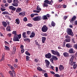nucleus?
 <instances>
[{
    "instance_id": "42",
    "label": "nucleus",
    "mask_w": 77,
    "mask_h": 77,
    "mask_svg": "<svg viewBox=\"0 0 77 77\" xmlns=\"http://www.w3.org/2000/svg\"><path fill=\"white\" fill-rule=\"evenodd\" d=\"M26 61H29V59H30V57H29V56H26Z\"/></svg>"
},
{
    "instance_id": "28",
    "label": "nucleus",
    "mask_w": 77,
    "mask_h": 77,
    "mask_svg": "<svg viewBox=\"0 0 77 77\" xmlns=\"http://www.w3.org/2000/svg\"><path fill=\"white\" fill-rule=\"evenodd\" d=\"M52 58H53L54 60H58V58L57 57H56L55 56L52 55Z\"/></svg>"
},
{
    "instance_id": "53",
    "label": "nucleus",
    "mask_w": 77,
    "mask_h": 77,
    "mask_svg": "<svg viewBox=\"0 0 77 77\" xmlns=\"http://www.w3.org/2000/svg\"><path fill=\"white\" fill-rule=\"evenodd\" d=\"M77 68V65L75 64L73 66V68L74 69H75Z\"/></svg>"
},
{
    "instance_id": "27",
    "label": "nucleus",
    "mask_w": 77,
    "mask_h": 77,
    "mask_svg": "<svg viewBox=\"0 0 77 77\" xmlns=\"http://www.w3.org/2000/svg\"><path fill=\"white\" fill-rule=\"evenodd\" d=\"M2 14H3V15H7V14L8 15H11V14L7 11H4L2 13Z\"/></svg>"
},
{
    "instance_id": "18",
    "label": "nucleus",
    "mask_w": 77,
    "mask_h": 77,
    "mask_svg": "<svg viewBox=\"0 0 77 77\" xmlns=\"http://www.w3.org/2000/svg\"><path fill=\"white\" fill-rule=\"evenodd\" d=\"M59 69L60 71L63 70V69H64V67H63V65H60L59 67Z\"/></svg>"
},
{
    "instance_id": "57",
    "label": "nucleus",
    "mask_w": 77,
    "mask_h": 77,
    "mask_svg": "<svg viewBox=\"0 0 77 77\" xmlns=\"http://www.w3.org/2000/svg\"><path fill=\"white\" fill-rule=\"evenodd\" d=\"M61 45L62 47H65V42H63V45Z\"/></svg>"
},
{
    "instance_id": "23",
    "label": "nucleus",
    "mask_w": 77,
    "mask_h": 77,
    "mask_svg": "<svg viewBox=\"0 0 77 77\" xmlns=\"http://www.w3.org/2000/svg\"><path fill=\"white\" fill-rule=\"evenodd\" d=\"M6 29L8 32H11V26L10 25L8 26Z\"/></svg>"
},
{
    "instance_id": "50",
    "label": "nucleus",
    "mask_w": 77,
    "mask_h": 77,
    "mask_svg": "<svg viewBox=\"0 0 77 77\" xmlns=\"http://www.w3.org/2000/svg\"><path fill=\"white\" fill-rule=\"evenodd\" d=\"M1 11L2 12H3V11H6V9L5 8H1Z\"/></svg>"
},
{
    "instance_id": "48",
    "label": "nucleus",
    "mask_w": 77,
    "mask_h": 77,
    "mask_svg": "<svg viewBox=\"0 0 77 77\" xmlns=\"http://www.w3.org/2000/svg\"><path fill=\"white\" fill-rule=\"evenodd\" d=\"M26 33L28 35H29L31 33V32L30 31H27V32Z\"/></svg>"
},
{
    "instance_id": "40",
    "label": "nucleus",
    "mask_w": 77,
    "mask_h": 77,
    "mask_svg": "<svg viewBox=\"0 0 77 77\" xmlns=\"http://www.w3.org/2000/svg\"><path fill=\"white\" fill-rule=\"evenodd\" d=\"M23 21H24L25 22L27 21V17H25L23 18Z\"/></svg>"
},
{
    "instance_id": "35",
    "label": "nucleus",
    "mask_w": 77,
    "mask_h": 77,
    "mask_svg": "<svg viewBox=\"0 0 77 77\" xmlns=\"http://www.w3.org/2000/svg\"><path fill=\"white\" fill-rule=\"evenodd\" d=\"M23 40L24 41H28L29 42H30V39L29 38H25L23 39Z\"/></svg>"
},
{
    "instance_id": "63",
    "label": "nucleus",
    "mask_w": 77,
    "mask_h": 77,
    "mask_svg": "<svg viewBox=\"0 0 77 77\" xmlns=\"http://www.w3.org/2000/svg\"><path fill=\"white\" fill-rule=\"evenodd\" d=\"M21 53H23V52H24V48L22 49L21 50Z\"/></svg>"
},
{
    "instance_id": "61",
    "label": "nucleus",
    "mask_w": 77,
    "mask_h": 77,
    "mask_svg": "<svg viewBox=\"0 0 77 77\" xmlns=\"http://www.w3.org/2000/svg\"><path fill=\"white\" fill-rule=\"evenodd\" d=\"M30 16L32 18L34 17L35 16L34 14H32L30 15Z\"/></svg>"
},
{
    "instance_id": "33",
    "label": "nucleus",
    "mask_w": 77,
    "mask_h": 77,
    "mask_svg": "<svg viewBox=\"0 0 77 77\" xmlns=\"http://www.w3.org/2000/svg\"><path fill=\"white\" fill-rule=\"evenodd\" d=\"M51 25L53 27H54L56 26V23L54 22V21H52L51 23Z\"/></svg>"
},
{
    "instance_id": "13",
    "label": "nucleus",
    "mask_w": 77,
    "mask_h": 77,
    "mask_svg": "<svg viewBox=\"0 0 77 77\" xmlns=\"http://www.w3.org/2000/svg\"><path fill=\"white\" fill-rule=\"evenodd\" d=\"M35 36V32L33 31L32 32L30 35H29V37L32 38H34Z\"/></svg>"
},
{
    "instance_id": "10",
    "label": "nucleus",
    "mask_w": 77,
    "mask_h": 77,
    "mask_svg": "<svg viewBox=\"0 0 77 77\" xmlns=\"http://www.w3.org/2000/svg\"><path fill=\"white\" fill-rule=\"evenodd\" d=\"M51 54L50 53H48L47 54H45V57L46 58L48 59H50L51 57Z\"/></svg>"
},
{
    "instance_id": "21",
    "label": "nucleus",
    "mask_w": 77,
    "mask_h": 77,
    "mask_svg": "<svg viewBox=\"0 0 77 77\" xmlns=\"http://www.w3.org/2000/svg\"><path fill=\"white\" fill-rule=\"evenodd\" d=\"M72 47V45L70 43H67L66 45V47L67 48H71Z\"/></svg>"
},
{
    "instance_id": "31",
    "label": "nucleus",
    "mask_w": 77,
    "mask_h": 77,
    "mask_svg": "<svg viewBox=\"0 0 77 77\" xmlns=\"http://www.w3.org/2000/svg\"><path fill=\"white\" fill-rule=\"evenodd\" d=\"M37 70H38L39 71H42L43 70L39 66L37 68Z\"/></svg>"
},
{
    "instance_id": "58",
    "label": "nucleus",
    "mask_w": 77,
    "mask_h": 77,
    "mask_svg": "<svg viewBox=\"0 0 77 77\" xmlns=\"http://www.w3.org/2000/svg\"><path fill=\"white\" fill-rule=\"evenodd\" d=\"M35 44V45H38V46H39L40 45L39 44H38V42H36Z\"/></svg>"
},
{
    "instance_id": "16",
    "label": "nucleus",
    "mask_w": 77,
    "mask_h": 77,
    "mask_svg": "<svg viewBox=\"0 0 77 77\" xmlns=\"http://www.w3.org/2000/svg\"><path fill=\"white\" fill-rule=\"evenodd\" d=\"M12 34H13V35H14L13 39H15V37L17 36V31H13L12 32Z\"/></svg>"
},
{
    "instance_id": "15",
    "label": "nucleus",
    "mask_w": 77,
    "mask_h": 77,
    "mask_svg": "<svg viewBox=\"0 0 77 77\" xmlns=\"http://www.w3.org/2000/svg\"><path fill=\"white\" fill-rule=\"evenodd\" d=\"M15 23L18 25L20 23V19L19 18H17L15 20Z\"/></svg>"
},
{
    "instance_id": "3",
    "label": "nucleus",
    "mask_w": 77,
    "mask_h": 77,
    "mask_svg": "<svg viewBox=\"0 0 77 77\" xmlns=\"http://www.w3.org/2000/svg\"><path fill=\"white\" fill-rule=\"evenodd\" d=\"M51 17V15L49 14H47L46 15H43L42 16V20H48Z\"/></svg>"
},
{
    "instance_id": "36",
    "label": "nucleus",
    "mask_w": 77,
    "mask_h": 77,
    "mask_svg": "<svg viewBox=\"0 0 77 77\" xmlns=\"http://www.w3.org/2000/svg\"><path fill=\"white\" fill-rule=\"evenodd\" d=\"M65 41L66 42H69L71 41V39L70 38H67L65 40Z\"/></svg>"
},
{
    "instance_id": "34",
    "label": "nucleus",
    "mask_w": 77,
    "mask_h": 77,
    "mask_svg": "<svg viewBox=\"0 0 77 77\" xmlns=\"http://www.w3.org/2000/svg\"><path fill=\"white\" fill-rule=\"evenodd\" d=\"M15 52H16V48H14L13 49L12 54H14L15 53Z\"/></svg>"
},
{
    "instance_id": "19",
    "label": "nucleus",
    "mask_w": 77,
    "mask_h": 77,
    "mask_svg": "<svg viewBox=\"0 0 77 77\" xmlns=\"http://www.w3.org/2000/svg\"><path fill=\"white\" fill-rule=\"evenodd\" d=\"M19 14L20 16L22 15V17H24L26 15V13L24 12H21Z\"/></svg>"
},
{
    "instance_id": "30",
    "label": "nucleus",
    "mask_w": 77,
    "mask_h": 77,
    "mask_svg": "<svg viewBox=\"0 0 77 77\" xmlns=\"http://www.w3.org/2000/svg\"><path fill=\"white\" fill-rule=\"evenodd\" d=\"M48 4L46 3H43L44 8V7H48Z\"/></svg>"
},
{
    "instance_id": "14",
    "label": "nucleus",
    "mask_w": 77,
    "mask_h": 77,
    "mask_svg": "<svg viewBox=\"0 0 77 77\" xmlns=\"http://www.w3.org/2000/svg\"><path fill=\"white\" fill-rule=\"evenodd\" d=\"M76 18H77L76 16H74L70 21V23H72L73 21H75V20H76Z\"/></svg>"
},
{
    "instance_id": "52",
    "label": "nucleus",
    "mask_w": 77,
    "mask_h": 77,
    "mask_svg": "<svg viewBox=\"0 0 77 77\" xmlns=\"http://www.w3.org/2000/svg\"><path fill=\"white\" fill-rule=\"evenodd\" d=\"M11 77H15V73H13V74H12V75L11 76Z\"/></svg>"
},
{
    "instance_id": "2",
    "label": "nucleus",
    "mask_w": 77,
    "mask_h": 77,
    "mask_svg": "<svg viewBox=\"0 0 77 77\" xmlns=\"http://www.w3.org/2000/svg\"><path fill=\"white\" fill-rule=\"evenodd\" d=\"M21 34H20L19 35L17 34L16 36L15 37V38H13V41H20L19 39H21Z\"/></svg>"
},
{
    "instance_id": "9",
    "label": "nucleus",
    "mask_w": 77,
    "mask_h": 77,
    "mask_svg": "<svg viewBox=\"0 0 77 77\" xmlns=\"http://www.w3.org/2000/svg\"><path fill=\"white\" fill-rule=\"evenodd\" d=\"M44 3L48 4L49 5H51L53 3V2L51 0V1H49L48 0H45L44 1Z\"/></svg>"
},
{
    "instance_id": "56",
    "label": "nucleus",
    "mask_w": 77,
    "mask_h": 77,
    "mask_svg": "<svg viewBox=\"0 0 77 77\" xmlns=\"http://www.w3.org/2000/svg\"><path fill=\"white\" fill-rule=\"evenodd\" d=\"M14 67L16 68H18V66H17V65L16 64H14Z\"/></svg>"
},
{
    "instance_id": "4",
    "label": "nucleus",
    "mask_w": 77,
    "mask_h": 77,
    "mask_svg": "<svg viewBox=\"0 0 77 77\" xmlns=\"http://www.w3.org/2000/svg\"><path fill=\"white\" fill-rule=\"evenodd\" d=\"M42 20V17L41 16H36V17L33 18L32 20L34 21H41V20Z\"/></svg>"
},
{
    "instance_id": "12",
    "label": "nucleus",
    "mask_w": 77,
    "mask_h": 77,
    "mask_svg": "<svg viewBox=\"0 0 77 77\" xmlns=\"http://www.w3.org/2000/svg\"><path fill=\"white\" fill-rule=\"evenodd\" d=\"M9 8L10 10H12V11H15V10H16V8L14 7L13 6H10L9 7Z\"/></svg>"
},
{
    "instance_id": "5",
    "label": "nucleus",
    "mask_w": 77,
    "mask_h": 77,
    "mask_svg": "<svg viewBox=\"0 0 77 77\" xmlns=\"http://www.w3.org/2000/svg\"><path fill=\"white\" fill-rule=\"evenodd\" d=\"M74 55H72L70 60L69 63L71 66H72L73 65H74V64H75V63H76V62L72 61H73V60H74Z\"/></svg>"
},
{
    "instance_id": "60",
    "label": "nucleus",
    "mask_w": 77,
    "mask_h": 77,
    "mask_svg": "<svg viewBox=\"0 0 77 77\" xmlns=\"http://www.w3.org/2000/svg\"><path fill=\"white\" fill-rule=\"evenodd\" d=\"M74 46L75 47V48H76V49H77V43H76V44H75L74 45Z\"/></svg>"
},
{
    "instance_id": "46",
    "label": "nucleus",
    "mask_w": 77,
    "mask_h": 77,
    "mask_svg": "<svg viewBox=\"0 0 77 77\" xmlns=\"http://www.w3.org/2000/svg\"><path fill=\"white\" fill-rule=\"evenodd\" d=\"M14 73V72H12V71H9V74H10L11 76V75L12 76V74Z\"/></svg>"
},
{
    "instance_id": "38",
    "label": "nucleus",
    "mask_w": 77,
    "mask_h": 77,
    "mask_svg": "<svg viewBox=\"0 0 77 77\" xmlns=\"http://www.w3.org/2000/svg\"><path fill=\"white\" fill-rule=\"evenodd\" d=\"M54 77H60V76L58 74H55L54 75Z\"/></svg>"
},
{
    "instance_id": "51",
    "label": "nucleus",
    "mask_w": 77,
    "mask_h": 77,
    "mask_svg": "<svg viewBox=\"0 0 77 77\" xmlns=\"http://www.w3.org/2000/svg\"><path fill=\"white\" fill-rule=\"evenodd\" d=\"M65 38L66 39H69V38H70V37L69 35H67L65 36Z\"/></svg>"
},
{
    "instance_id": "47",
    "label": "nucleus",
    "mask_w": 77,
    "mask_h": 77,
    "mask_svg": "<svg viewBox=\"0 0 77 77\" xmlns=\"http://www.w3.org/2000/svg\"><path fill=\"white\" fill-rule=\"evenodd\" d=\"M6 22L7 24V25H8V26H9V25H10V22L8 21V20H6Z\"/></svg>"
},
{
    "instance_id": "32",
    "label": "nucleus",
    "mask_w": 77,
    "mask_h": 77,
    "mask_svg": "<svg viewBox=\"0 0 77 77\" xmlns=\"http://www.w3.org/2000/svg\"><path fill=\"white\" fill-rule=\"evenodd\" d=\"M37 10L38 11H41L42 9L39 7V5H38L37 6V8H36Z\"/></svg>"
},
{
    "instance_id": "54",
    "label": "nucleus",
    "mask_w": 77,
    "mask_h": 77,
    "mask_svg": "<svg viewBox=\"0 0 77 77\" xmlns=\"http://www.w3.org/2000/svg\"><path fill=\"white\" fill-rule=\"evenodd\" d=\"M44 75L45 77H48V74H47V73H45L44 74Z\"/></svg>"
},
{
    "instance_id": "41",
    "label": "nucleus",
    "mask_w": 77,
    "mask_h": 77,
    "mask_svg": "<svg viewBox=\"0 0 77 77\" xmlns=\"http://www.w3.org/2000/svg\"><path fill=\"white\" fill-rule=\"evenodd\" d=\"M33 12H34L35 13H39L40 12V11H37L36 10H34L33 11Z\"/></svg>"
},
{
    "instance_id": "6",
    "label": "nucleus",
    "mask_w": 77,
    "mask_h": 77,
    "mask_svg": "<svg viewBox=\"0 0 77 77\" xmlns=\"http://www.w3.org/2000/svg\"><path fill=\"white\" fill-rule=\"evenodd\" d=\"M51 53L54 55H57V56L60 57V54L57 51H56L54 50H51Z\"/></svg>"
},
{
    "instance_id": "25",
    "label": "nucleus",
    "mask_w": 77,
    "mask_h": 77,
    "mask_svg": "<svg viewBox=\"0 0 77 77\" xmlns=\"http://www.w3.org/2000/svg\"><path fill=\"white\" fill-rule=\"evenodd\" d=\"M5 60V53L2 54V58L0 60V62H2V61H3V60Z\"/></svg>"
},
{
    "instance_id": "45",
    "label": "nucleus",
    "mask_w": 77,
    "mask_h": 77,
    "mask_svg": "<svg viewBox=\"0 0 77 77\" xmlns=\"http://www.w3.org/2000/svg\"><path fill=\"white\" fill-rule=\"evenodd\" d=\"M25 54H26V55H28V56H30V54L29 53L28 51H26L25 52Z\"/></svg>"
},
{
    "instance_id": "55",
    "label": "nucleus",
    "mask_w": 77,
    "mask_h": 77,
    "mask_svg": "<svg viewBox=\"0 0 77 77\" xmlns=\"http://www.w3.org/2000/svg\"><path fill=\"white\" fill-rule=\"evenodd\" d=\"M68 18V17L66 16H64L63 17V19L65 20L66 18Z\"/></svg>"
},
{
    "instance_id": "22",
    "label": "nucleus",
    "mask_w": 77,
    "mask_h": 77,
    "mask_svg": "<svg viewBox=\"0 0 77 77\" xmlns=\"http://www.w3.org/2000/svg\"><path fill=\"white\" fill-rule=\"evenodd\" d=\"M22 36L23 38H27V36L26 35V32H24L22 34Z\"/></svg>"
},
{
    "instance_id": "17",
    "label": "nucleus",
    "mask_w": 77,
    "mask_h": 77,
    "mask_svg": "<svg viewBox=\"0 0 77 77\" xmlns=\"http://www.w3.org/2000/svg\"><path fill=\"white\" fill-rule=\"evenodd\" d=\"M22 11L21 8H18L17 9L16 12L17 13H20Z\"/></svg>"
},
{
    "instance_id": "26",
    "label": "nucleus",
    "mask_w": 77,
    "mask_h": 77,
    "mask_svg": "<svg viewBox=\"0 0 77 77\" xmlns=\"http://www.w3.org/2000/svg\"><path fill=\"white\" fill-rule=\"evenodd\" d=\"M46 40V38L44 37H42V43H45V41Z\"/></svg>"
},
{
    "instance_id": "1",
    "label": "nucleus",
    "mask_w": 77,
    "mask_h": 77,
    "mask_svg": "<svg viewBox=\"0 0 77 77\" xmlns=\"http://www.w3.org/2000/svg\"><path fill=\"white\" fill-rule=\"evenodd\" d=\"M66 32L68 35H70L71 36H74L73 32H72V31L71 28H67L66 30Z\"/></svg>"
},
{
    "instance_id": "11",
    "label": "nucleus",
    "mask_w": 77,
    "mask_h": 77,
    "mask_svg": "<svg viewBox=\"0 0 77 77\" xmlns=\"http://www.w3.org/2000/svg\"><path fill=\"white\" fill-rule=\"evenodd\" d=\"M45 62L46 64V66L47 67V68H48V66L50 65V62H49V61H48L47 60H45Z\"/></svg>"
},
{
    "instance_id": "43",
    "label": "nucleus",
    "mask_w": 77,
    "mask_h": 77,
    "mask_svg": "<svg viewBox=\"0 0 77 77\" xmlns=\"http://www.w3.org/2000/svg\"><path fill=\"white\" fill-rule=\"evenodd\" d=\"M50 61L52 63H54V62H53V60H54V59H53V57L52 58L50 59Z\"/></svg>"
},
{
    "instance_id": "64",
    "label": "nucleus",
    "mask_w": 77,
    "mask_h": 77,
    "mask_svg": "<svg viewBox=\"0 0 77 77\" xmlns=\"http://www.w3.org/2000/svg\"><path fill=\"white\" fill-rule=\"evenodd\" d=\"M74 25H77V20L75 21Z\"/></svg>"
},
{
    "instance_id": "29",
    "label": "nucleus",
    "mask_w": 77,
    "mask_h": 77,
    "mask_svg": "<svg viewBox=\"0 0 77 77\" xmlns=\"http://www.w3.org/2000/svg\"><path fill=\"white\" fill-rule=\"evenodd\" d=\"M74 50L72 49V48H70L69 51V52L70 54H72V53H73V51Z\"/></svg>"
},
{
    "instance_id": "62",
    "label": "nucleus",
    "mask_w": 77,
    "mask_h": 77,
    "mask_svg": "<svg viewBox=\"0 0 77 77\" xmlns=\"http://www.w3.org/2000/svg\"><path fill=\"white\" fill-rule=\"evenodd\" d=\"M58 67H56L55 70L56 72H58Z\"/></svg>"
},
{
    "instance_id": "37",
    "label": "nucleus",
    "mask_w": 77,
    "mask_h": 77,
    "mask_svg": "<svg viewBox=\"0 0 77 77\" xmlns=\"http://www.w3.org/2000/svg\"><path fill=\"white\" fill-rule=\"evenodd\" d=\"M10 68H11V70H12L13 72H14V70H15V68H14V67L12 66L10 67Z\"/></svg>"
},
{
    "instance_id": "8",
    "label": "nucleus",
    "mask_w": 77,
    "mask_h": 77,
    "mask_svg": "<svg viewBox=\"0 0 77 77\" xmlns=\"http://www.w3.org/2000/svg\"><path fill=\"white\" fill-rule=\"evenodd\" d=\"M18 0H14L13 1V4H12L13 6H16V7H17V6H18V4L17 3V1H18Z\"/></svg>"
},
{
    "instance_id": "44",
    "label": "nucleus",
    "mask_w": 77,
    "mask_h": 77,
    "mask_svg": "<svg viewBox=\"0 0 77 77\" xmlns=\"http://www.w3.org/2000/svg\"><path fill=\"white\" fill-rule=\"evenodd\" d=\"M27 25V26H29V27H32L33 26V25L31 23H28Z\"/></svg>"
},
{
    "instance_id": "39",
    "label": "nucleus",
    "mask_w": 77,
    "mask_h": 77,
    "mask_svg": "<svg viewBox=\"0 0 77 77\" xmlns=\"http://www.w3.org/2000/svg\"><path fill=\"white\" fill-rule=\"evenodd\" d=\"M5 47L6 48L5 50H10V48L8 46H5Z\"/></svg>"
},
{
    "instance_id": "24",
    "label": "nucleus",
    "mask_w": 77,
    "mask_h": 77,
    "mask_svg": "<svg viewBox=\"0 0 77 77\" xmlns=\"http://www.w3.org/2000/svg\"><path fill=\"white\" fill-rule=\"evenodd\" d=\"M2 23L4 27H6V26H7V23L6 22L3 21L2 22Z\"/></svg>"
},
{
    "instance_id": "7",
    "label": "nucleus",
    "mask_w": 77,
    "mask_h": 77,
    "mask_svg": "<svg viewBox=\"0 0 77 77\" xmlns=\"http://www.w3.org/2000/svg\"><path fill=\"white\" fill-rule=\"evenodd\" d=\"M48 30V27L46 25H44L42 28V31L43 32H46Z\"/></svg>"
},
{
    "instance_id": "59",
    "label": "nucleus",
    "mask_w": 77,
    "mask_h": 77,
    "mask_svg": "<svg viewBox=\"0 0 77 77\" xmlns=\"http://www.w3.org/2000/svg\"><path fill=\"white\" fill-rule=\"evenodd\" d=\"M72 42L73 43H74V44H75V42L74 41V39H72Z\"/></svg>"
},
{
    "instance_id": "49",
    "label": "nucleus",
    "mask_w": 77,
    "mask_h": 77,
    "mask_svg": "<svg viewBox=\"0 0 77 77\" xmlns=\"http://www.w3.org/2000/svg\"><path fill=\"white\" fill-rule=\"evenodd\" d=\"M7 2L9 3H11L12 2V0H7Z\"/></svg>"
},
{
    "instance_id": "20",
    "label": "nucleus",
    "mask_w": 77,
    "mask_h": 77,
    "mask_svg": "<svg viewBox=\"0 0 77 77\" xmlns=\"http://www.w3.org/2000/svg\"><path fill=\"white\" fill-rule=\"evenodd\" d=\"M63 55L64 57H69V53L67 52H64L63 54Z\"/></svg>"
}]
</instances>
